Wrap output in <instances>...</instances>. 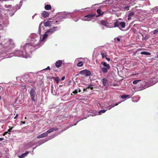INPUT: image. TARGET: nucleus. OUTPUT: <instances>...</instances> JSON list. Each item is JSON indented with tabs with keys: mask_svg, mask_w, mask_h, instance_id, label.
Masks as SVG:
<instances>
[{
	"mask_svg": "<svg viewBox=\"0 0 158 158\" xmlns=\"http://www.w3.org/2000/svg\"><path fill=\"white\" fill-rule=\"evenodd\" d=\"M31 40L30 44H27L24 46V48L26 49L27 48L28 50L31 51V49L32 48V46L39 47L42 45L46 40L44 38V36L42 35H37L35 34H33L31 35Z\"/></svg>",
	"mask_w": 158,
	"mask_h": 158,
	"instance_id": "f257e3e1",
	"label": "nucleus"
},
{
	"mask_svg": "<svg viewBox=\"0 0 158 158\" xmlns=\"http://www.w3.org/2000/svg\"><path fill=\"white\" fill-rule=\"evenodd\" d=\"M23 48L24 49V53L23 52H22L19 50H16L13 52V54L15 55V56L23 57L25 58H27L30 57V55L27 53V52H30V50H28L27 48L26 49L24 48V46L23 47Z\"/></svg>",
	"mask_w": 158,
	"mask_h": 158,
	"instance_id": "f03ea898",
	"label": "nucleus"
},
{
	"mask_svg": "<svg viewBox=\"0 0 158 158\" xmlns=\"http://www.w3.org/2000/svg\"><path fill=\"white\" fill-rule=\"evenodd\" d=\"M13 43L12 42L11 40L8 39H4V40L2 39L0 41V45L5 47H9L10 48L13 46Z\"/></svg>",
	"mask_w": 158,
	"mask_h": 158,
	"instance_id": "7ed1b4c3",
	"label": "nucleus"
},
{
	"mask_svg": "<svg viewBox=\"0 0 158 158\" xmlns=\"http://www.w3.org/2000/svg\"><path fill=\"white\" fill-rule=\"evenodd\" d=\"M101 70L103 73H106L108 70L110 68V66L109 64L104 62H102L101 63V65L100 66Z\"/></svg>",
	"mask_w": 158,
	"mask_h": 158,
	"instance_id": "20e7f679",
	"label": "nucleus"
},
{
	"mask_svg": "<svg viewBox=\"0 0 158 158\" xmlns=\"http://www.w3.org/2000/svg\"><path fill=\"white\" fill-rule=\"evenodd\" d=\"M72 13H69L66 12H63L61 13L58 16V18H59V20L60 21L62 20L63 19H65L66 18H72L73 16L71 15Z\"/></svg>",
	"mask_w": 158,
	"mask_h": 158,
	"instance_id": "39448f33",
	"label": "nucleus"
},
{
	"mask_svg": "<svg viewBox=\"0 0 158 158\" xmlns=\"http://www.w3.org/2000/svg\"><path fill=\"white\" fill-rule=\"evenodd\" d=\"M148 80H145L144 81H140V85L137 88L138 91H141L143 90L148 87L147 86V82H148Z\"/></svg>",
	"mask_w": 158,
	"mask_h": 158,
	"instance_id": "423d86ee",
	"label": "nucleus"
},
{
	"mask_svg": "<svg viewBox=\"0 0 158 158\" xmlns=\"http://www.w3.org/2000/svg\"><path fill=\"white\" fill-rule=\"evenodd\" d=\"M57 30L58 29L57 27H54L53 28L48 30L46 32H45V34L43 35L44 38H45L46 40V38L48 35H51L54 32Z\"/></svg>",
	"mask_w": 158,
	"mask_h": 158,
	"instance_id": "0eeeda50",
	"label": "nucleus"
},
{
	"mask_svg": "<svg viewBox=\"0 0 158 158\" xmlns=\"http://www.w3.org/2000/svg\"><path fill=\"white\" fill-rule=\"evenodd\" d=\"M37 78L38 79H43L44 78H47V79H51V77L49 76H47L45 73H43L42 71H40L36 74Z\"/></svg>",
	"mask_w": 158,
	"mask_h": 158,
	"instance_id": "6e6552de",
	"label": "nucleus"
},
{
	"mask_svg": "<svg viewBox=\"0 0 158 158\" xmlns=\"http://www.w3.org/2000/svg\"><path fill=\"white\" fill-rule=\"evenodd\" d=\"M29 94L32 101L35 102L36 101L35 100V97L36 96V94L35 89L33 88H31V90L29 92Z\"/></svg>",
	"mask_w": 158,
	"mask_h": 158,
	"instance_id": "1a4fd4ad",
	"label": "nucleus"
},
{
	"mask_svg": "<svg viewBox=\"0 0 158 158\" xmlns=\"http://www.w3.org/2000/svg\"><path fill=\"white\" fill-rule=\"evenodd\" d=\"M95 16V14L93 13L85 15L84 17L81 18V20L84 21H89L93 17Z\"/></svg>",
	"mask_w": 158,
	"mask_h": 158,
	"instance_id": "9d476101",
	"label": "nucleus"
},
{
	"mask_svg": "<svg viewBox=\"0 0 158 158\" xmlns=\"http://www.w3.org/2000/svg\"><path fill=\"white\" fill-rule=\"evenodd\" d=\"M114 27L121 26L122 28H124L125 26V23L124 22L116 21L114 24Z\"/></svg>",
	"mask_w": 158,
	"mask_h": 158,
	"instance_id": "9b49d317",
	"label": "nucleus"
},
{
	"mask_svg": "<svg viewBox=\"0 0 158 158\" xmlns=\"http://www.w3.org/2000/svg\"><path fill=\"white\" fill-rule=\"evenodd\" d=\"M80 73L85 76H89L91 75V72L88 70L85 69L80 71Z\"/></svg>",
	"mask_w": 158,
	"mask_h": 158,
	"instance_id": "f8f14e48",
	"label": "nucleus"
},
{
	"mask_svg": "<svg viewBox=\"0 0 158 158\" xmlns=\"http://www.w3.org/2000/svg\"><path fill=\"white\" fill-rule=\"evenodd\" d=\"M100 24L105 26L107 28H111L113 27L112 25H111L108 23L107 20H101L100 22Z\"/></svg>",
	"mask_w": 158,
	"mask_h": 158,
	"instance_id": "ddd939ff",
	"label": "nucleus"
},
{
	"mask_svg": "<svg viewBox=\"0 0 158 158\" xmlns=\"http://www.w3.org/2000/svg\"><path fill=\"white\" fill-rule=\"evenodd\" d=\"M7 53L0 52V61L3 59L10 57L12 56H10L7 55Z\"/></svg>",
	"mask_w": 158,
	"mask_h": 158,
	"instance_id": "4468645a",
	"label": "nucleus"
},
{
	"mask_svg": "<svg viewBox=\"0 0 158 158\" xmlns=\"http://www.w3.org/2000/svg\"><path fill=\"white\" fill-rule=\"evenodd\" d=\"M43 23H41L39 26V31L40 35L42 33H43L44 31V27L43 26H42Z\"/></svg>",
	"mask_w": 158,
	"mask_h": 158,
	"instance_id": "2eb2a0df",
	"label": "nucleus"
},
{
	"mask_svg": "<svg viewBox=\"0 0 158 158\" xmlns=\"http://www.w3.org/2000/svg\"><path fill=\"white\" fill-rule=\"evenodd\" d=\"M152 13L154 14L158 13V6H156L153 8L151 10Z\"/></svg>",
	"mask_w": 158,
	"mask_h": 158,
	"instance_id": "dca6fc26",
	"label": "nucleus"
},
{
	"mask_svg": "<svg viewBox=\"0 0 158 158\" xmlns=\"http://www.w3.org/2000/svg\"><path fill=\"white\" fill-rule=\"evenodd\" d=\"M58 129L57 127H55L54 128H51L50 129L48 130L47 131L46 133H47V134H48L52 132L53 131H57V130H58Z\"/></svg>",
	"mask_w": 158,
	"mask_h": 158,
	"instance_id": "f3484780",
	"label": "nucleus"
},
{
	"mask_svg": "<svg viewBox=\"0 0 158 158\" xmlns=\"http://www.w3.org/2000/svg\"><path fill=\"white\" fill-rule=\"evenodd\" d=\"M156 82H153L152 80H148V82H147V86H148V87L151 86L155 84Z\"/></svg>",
	"mask_w": 158,
	"mask_h": 158,
	"instance_id": "a211bd4d",
	"label": "nucleus"
},
{
	"mask_svg": "<svg viewBox=\"0 0 158 158\" xmlns=\"http://www.w3.org/2000/svg\"><path fill=\"white\" fill-rule=\"evenodd\" d=\"M48 136V134L47 133L44 132L39 135H38L37 138V139H40V138H42L43 137H45Z\"/></svg>",
	"mask_w": 158,
	"mask_h": 158,
	"instance_id": "6ab92c4d",
	"label": "nucleus"
},
{
	"mask_svg": "<svg viewBox=\"0 0 158 158\" xmlns=\"http://www.w3.org/2000/svg\"><path fill=\"white\" fill-rule=\"evenodd\" d=\"M42 15L44 18H46L48 17L49 13L46 11H44L42 14Z\"/></svg>",
	"mask_w": 158,
	"mask_h": 158,
	"instance_id": "aec40b11",
	"label": "nucleus"
},
{
	"mask_svg": "<svg viewBox=\"0 0 158 158\" xmlns=\"http://www.w3.org/2000/svg\"><path fill=\"white\" fill-rule=\"evenodd\" d=\"M62 64V61L60 60H59L56 62L55 63V65L57 67L59 68L61 65Z\"/></svg>",
	"mask_w": 158,
	"mask_h": 158,
	"instance_id": "412c9836",
	"label": "nucleus"
},
{
	"mask_svg": "<svg viewBox=\"0 0 158 158\" xmlns=\"http://www.w3.org/2000/svg\"><path fill=\"white\" fill-rule=\"evenodd\" d=\"M52 23H52V22L51 21H48L44 23V25L45 27L49 26Z\"/></svg>",
	"mask_w": 158,
	"mask_h": 158,
	"instance_id": "4be33fe9",
	"label": "nucleus"
},
{
	"mask_svg": "<svg viewBox=\"0 0 158 158\" xmlns=\"http://www.w3.org/2000/svg\"><path fill=\"white\" fill-rule=\"evenodd\" d=\"M90 89L91 90H92L93 89V87H92V85H89L88 87H87L86 88L83 89V91L84 92H88V90L89 89Z\"/></svg>",
	"mask_w": 158,
	"mask_h": 158,
	"instance_id": "5701e85b",
	"label": "nucleus"
},
{
	"mask_svg": "<svg viewBox=\"0 0 158 158\" xmlns=\"http://www.w3.org/2000/svg\"><path fill=\"white\" fill-rule=\"evenodd\" d=\"M134 15V12H132L129 13L128 15V18L127 19L128 20H130L132 17Z\"/></svg>",
	"mask_w": 158,
	"mask_h": 158,
	"instance_id": "b1692460",
	"label": "nucleus"
},
{
	"mask_svg": "<svg viewBox=\"0 0 158 158\" xmlns=\"http://www.w3.org/2000/svg\"><path fill=\"white\" fill-rule=\"evenodd\" d=\"M101 10L100 9H98L97 10V12L98 13V15L96 16V17H98V16L103 15V12H102V13H101Z\"/></svg>",
	"mask_w": 158,
	"mask_h": 158,
	"instance_id": "393cba45",
	"label": "nucleus"
},
{
	"mask_svg": "<svg viewBox=\"0 0 158 158\" xmlns=\"http://www.w3.org/2000/svg\"><path fill=\"white\" fill-rule=\"evenodd\" d=\"M45 8L46 10H49L51 9V6L49 5H47L45 6Z\"/></svg>",
	"mask_w": 158,
	"mask_h": 158,
	"instance_id": "a878e982",
	"label": "nucleus"
},
{
	"mask_svg": "<svg viewBox=\"0 0 158 158\" xmlns=\"http://www.w3.org/2000/svg\"><path fill=\"white\" fill-rule=\"evenodd\" d=\"M140 54L141 55H150L151 53L149 52H140Z\"/></svg>",
	"mask_w": 158,
	"mask_h": 158,
	"instance_id": "bb28decb",
	"label": "nucleus"
},
{
	"mask_svg": "<svg viewBox=\"0 0 158 158\" xmlns=\"http://www.w3.org/2000/svg\"><path fill=\"white\" fill-rule=\"evenodd\" d=\"M131 97L129 95H123L121 96V98L123 99L125 98H130Z\"/></svg>",
	"mask_w": 158,
	"mask_h": 158,
	"instance_id": "cd10ccee",
	"label": "nucleus"
},
{
	"mask_svg": "<svg viewBox=\"0 0 158 158\" xmlns=\"http://www.w3.org/2000/svg\"><path fill=\"white\" fill-rule=\"evenodd\" d=\"M28 152H27L25 153L22 154L21 155L20 157H21V158L24 157L26 156L28 154Z\"/></svg>",
	"mask_w": 158,
	"mask_h": 158,
	"instance_id": "c85d7f7f",
	"label": "nucleus"
},
{
	"mask_svg": "<svg viewBox=\"0 0 158 158\" xmlns=\"http://www.w3.org/2000/svg\"><path fill=\"white\" fill-rule=\"evenodd\" d=\"M83 63L82 62H78L77 64V66L78 67H81L83 65Z\"/></svg>",
	"mask_w": 158,
	"mask_h": 158,
	"instance_id": "c756f323",
	"label": "nucleus"
},
{
	"mask_svg": "<svg viewBox=\"0 0 158 158\" xmlns=\"http://www.w3.org/2000/svg\"><path fill=\"white\" fill-rule=\"evenodd\" d=\"M102 82L103 86H105L106 85V84L107 82V80H103Z\"/></svg>",
	"mask_w": 158,
	"mask_h": 158,
	"instance_id": "7c9ffc66",
	"label": "nucleus"
},
{
	"mask_svg": "<svg viewBox=\"0 0 158 158\" xmlns=\"http://www.w3.org/2000/svg\"><path fill=\"white\" fill-rule=\"evenodd\" d=\"M106 110H100L99 111V114H101L102 113H105Z\"/></svg>",
	"mask_w": 158,
	"mask_h": 158,
	"instance_id": "2f4dec72",
	"label": "nucleus"
},
{
	"mask_svg": "<svg viewBox=\"0 0 158 158\" xmlns=\"http://www.w3.org/2000/svg\"><path fill=\"white\" fill-rule=\"evenodd\" d=\"M9 24V22L8 21H7L6 23L3 22V24L5 27H6Z\"/></svg>",
	"mask_w": 158,
	"mask_h": 158,
	"instance_id": "473e14b6",
	"label": "nucleus"
},
{
	"mask_svg": "<svg viewBox=\"0 0 158 158\" xmlns=\"http://www.w3.org/2000/svg\"><path fill=\"white\" fill-rule=\"evenodd\" d=\"M12 7V5H5V7L6 8H11Z\"/></svg>",
	"mask_w": 158,
	"mask_h": 158,
	"instance_id": "72a5a7b5",
	"label": "nucleus"
},
{
	"mask_svg": "<svg viewBox=\"0 0 158 158\" xmlns=\"http://www.w3.org/2000/svg\"><path fill=\"white\" fill-rule=\"evenodd\" d=\"M140 81H141V80H135V81H134L133 82V84H137V83H138Z\"/></svg>",
	"mask_w": 158,
	"mask_h": 158,
	"instance_id": "f704fd0d",
	"label": "nucleus"
},
{
	"mask_svg": "<svg viewBox=\"0 0 158 158\" xmlns=\"http://www.w3.org/2000/svg\"><path fill=\"white\" fill-rule=\"evenodd\" d=\"M119 103H120V102L116 103V104H112V105H111V106L112 107H112H114L115 106L118 105Z\"/></svg>",
	"mask_w": 158,
	"mask_h": 158,
	"instance_id": "c9c22d12",
	"label": "nucleus"
},
{
	"mask_svg": "<svg viewBox=\"0 0 158 158\" xmlns=\"http://www.w3.org/2000/svg\"><path fill=\"white\" fill-rule=\"evenodd\" d=\"M123 8L125 10H128L129 9V6H125Z\"/></svg>",
	"mask_w": 158,
	"mask_h": 158,
	"instance_id": "e433bc0d",
	"label": "nucleus"
},
{
	"mask_svg": "<svg viewBox=\"0 0 158 158\" xmlns=\"http://www.w3.org/2000/svg\"><path fill=\"white\" fill-rule=\"evenodd\" d=\"M158 32V28L154 31L153 34H155Z\"/></svg>",
	"mask_w": 158,
	"mask_h": 158,
	"instance_id": "4c0bfd02",
	"label": "nucleus"
},
{
	"mask_svg": "<svg viewBox=\"0 0 158 158\" xmlns=\"http://www.w3.org/2000/svg\"><path fill=\"white\" fill-rule=\"evenodd\" d=\"M102 56L103 58H104L105 57H106V54L104 53H101Z\"/></svg>",
	"mask_w": 158,
	"mask_h": 158,
	"instance_id": "58836bf2",
	"label": "nucleus"
},
{
	"mask_svg": "<svg viewBox=\"0 0 158 158\" xmlns=\"http://www.w3.org/2000/svg\"><path fill=\"white\" fill-rule=\"evenodd\" d=\"M80 10H75L73 12H72V14H71V15L73 14V13H76V12H77V11H80Z\"/></svg>",
	"mask_w": 158,
	"mask_h": 158,
	"instance_id": "ea45409f",
	"label": "nucleus"
},
{
	"mask_svg": "<svg viewBox=\"0 0 158 158\" xmlns=\"http://www.w3.org/2000/svg\"><path fill=\"white\" fill-rule=\"evenodd\" d=\"M77 89H75V90H74L73 92V93L74 94H77Z\"/></svg>",
	"mask_w": 158,
	"mask_h": 158,
	"instance_id": "a19ab883",
	"label": "nucleus"
},
{
	"mask_svg": "<svg viewBox=\"0 0 158 158\" xmlns=\"http://www.w3.org/2000/svg\"><path fill=\"white\" fill-rule=\"evenodd\" d=\"M50 67H49V66H48L47 68L45 69H43L42 71H44L45 70H50Z\"/></svg>",
	"mask_w": 158,
	"mask_h": 158,
	"instance_id": "79ce46f5",
	"label": "nucleus"
},
{
	"mask_svg": "<svg viewBox=\"0 0 158 158\" xmlns=\"http://www.w3.org/2000/svg\"><path fill=\"white\" fill-rule=\"evenodd\" d=\"M112 107L111 106V105H110L107 107V109L108 110H110L112 108Z\"/></svg>",
	"mask_w": 158,
	"mask_h": 158,
	"instance_id": "37998d69",
	"label": "nucleus"
},
{
	"mask_svg": "<svg viewBox=\"0 0 158 158\" xmlns=\"http://www.w3.org/2000/svg\"><path fill=\"white\" fill-rule=\"evenodd\" d=\"M13 127H11L9 129H8V132H10L11 130H12V129L13 128Z\"/></svg>",
	"mask_w": 158,
	"mask_h": 158,
	"instance_id": "c03bdc74",
	"label": "nucleus"
},
{
	"mask_svg": "<svg viewBox=\"0 0 158 158\" xmlns=\"http://www.w3.org/2000/svg\"><path fill=\"white\" fill-rule=\"evenodd\" d=\"M3 27L2 25L1 24H0V30H2Z\"/></svg>",
	"mask_w": 158,
	"mask_h": 158,
	"instance_id": "a18cd8bd",
	"label": "nucleus"
},
{
	"mask_svg": "<svg viewBox=\"0 0 158 158\" xmlns=\"http://www.w3.org/2000/svg\"><path fill=\"white\" fill-rule=\"evenodd\" d=\"M106 59L108 61H109L110 60V59L109 58H107L106 57Z\"/></svg>",
	"mask_w": 158,
	"mask_h": 158,
	"instance_id": "49530a36",
	"label": "nucleus"
},
{
	"mask_svg": "<svg viewBox=\"0 0 158 158\" xmlns=\"http://www.w3.org/2000/svg\"><path fill=\"white\" fill-rule=\"evenodd\" d=\"M18 114H17L16 115V116L14 118V119H16L18 117Z\"/></svg>",
	"mask_w": 158,
	"mask_h": 158,
	"instance_id": "de8ad7c7",
	"label": "nucleus"
},
{
	"mask_svg": "<svg viewBox=\"0 0 158 158\" xmlns=\"http://www.w3.org/2000/svg\"><path fill=\"white\" fill-rule=\"evenodd\" d=\"M21 123H22L23 124H24L25 123V121H21Z\"/></svg>",
	"mask_w": 158,
	"mask_h": 158,
	"instance_id": "09e8293b",
	"label": "nucleus"
},
{
	"mask_svg": "<svg viewBox=\"0 0 158 158\" xmlns=\"http://www.w3.org/2000/svg\"><path fill=\"white\" fill-rule=\"evenodd\" d=\"M8 133V132H5L4 134H3V135L4 136L6 135V134H7Z\"/></svg>",
	"mask_w": 158,
	"mask_h": 158,
	"instance_id": "8fccbe9b",
	"label": "nucleus"
},
{
	"mask_svg": "<svg viewBox=\"0 0 158 158\" xmlns=\"http://www.w3.org/2000/svg\"><path fill=\"white\" fill-rule=\"evenodd\" d=\"M59 80H57V79H56V80H55L56 81V83H58V82H59Z\"/></svg>",
	"mask_w": 158,
	"mask_h": 158,
	"instance_id": "3c124183",
	"label": "nucleus"
},
{
	"mask_svg": "<svg viewBox=\"0 0 158 158\" xmlns=\"http://www.w3.org/2000/svg\"><path fill=\"white\" fill-rule=\"evenodd\" d=\"M117 40L118 41H120V39L119 38H117Z\"/></svg>",
	"mask_w": 158,
	"mask_h": 158,
	"instance_id": "603ef678",
	"label": "nucleus"
},
{
	"mask_svg": "<svg viewBox=\"0 0 158 158\" xmlns=\"http://www.w3.org/2000/svg\"><path fill=\"white\" fill-rule=\"evenodd\" d=\"M52 79H60V78H59V77H57L56 78H54L53 77H52Z\"/></svg>",
	"mask_w": 158,
	"mask_h": 158,
	"instance_id": "864d4df0",
	"label": "nucleus"
},
{
	"mask_svg": "<svg viewBox=\"0 0 158 158\" xmlns=\"http://www.w3.org/2000/svg\"><path fill=\"white\" fill-rule=\"evenodd\" d=\"M65 77L64 76L61 77V79H65Z\"/></svg>",
	"mask_w": 158,
	"mask_h": 158,
	"instance_id": "5fc2aeb1",
	"label": "nucleus"
},
{
	"mask_svg": "<svg viewBox=\"0 0 158 158\" xmlns=\"http://www.w3.org/2000/svg\"><path fill=\"white\" fill-rule=\"evenodd\" d=\"M77 90H78L79 92H80L81 91V89L79 88H78Z\"/></svg>",
	"mask_w": 158,
	"mask_h": 158,
	"instance_id": "6e6d98bb",
	"label": "nucleus"
},
{
	"mask_svg": "<svg viewBox=\"0 0 158 158\" xmlns=\"http://www.w3.org/2000/svg\"><path fill=\"white\" fill-rule=\"evenodd\" d=\"M4 139L3 138H0V141H2Z\"/></svg>",
	"mask_w": 158,
	"mask_h": 158,
	"instance_id": "4d7b16f0",
	"label": "nucleus"
},
{
	"mask_svg": "<svg viewBox=\"0 0 158 158\" xmlns=\"http://www.w3.org/2000/svg\"><path fill=\"white\" fill-rule=\"evenodd\" d=\"M23 78V77H16V79H17V78Z\"/></svg>",
	"mask_w": 158,
	"mask_h": 158,
	"instance_id": "13d9d810",
	"label": "nucleus"
},
{
	"mask_svg": "<svg viewBox=\"0 0 158 158\" xmlns=\"http://www.w3.org/2000/svg\"><path fill=\"white\" fill-rule=\"evenodd\" d=\"M79 59H77L75 61H78Z\"/></svg>",
	"mask_w": 158,
	"mask_h": 158,
	"instance_id": "bf43d9fd",
	"label": "nucleus"
},
{
	"mask_svg": "<svg viewBox=\"0 0 158 158\" xmlns=\"http://www.w3.org/2000/svg\"><path fill=\"white\" fill-rule=\"evenodd\" d=\"M147 39H148L147 37H145V38H144L145 40H147Z\"/></svg>",
	"mask_w": 158,
	"mask_h": 158,
	"instance_id": "052dcab7",
	"label": "nucleus"
},
{
	"mask_svg": "<svg viewBox=\"0 0 158 158\" xmlns=\"http://www.w3.org/2000/svg\"><path fill=\"white\" fill-rule=\"evenodd\" d=\"M87 9V8H85V9ZM82 10H84V9H82Z\"/></svg>",
	"mask_w": 158,
	"mask_h": 158,
	"instance_id": "680f3d73",
	"label": "nucleus"
},
{
	"mask_svg": "<svg viewBox=\"0 0 158 158\" xmlns=\"http://www.w3.org/2000/svg\"><path fill=\"white\" fill-rule=\"evenodd\" d=\"M78 20V19H77H77H76V20H74L75 21H77V20Z\"/></svg>",
	"mask_w": 158,
	"mask_h": 158,
	"instance_id": "e2e57ef3",
	"label": "nucleus"
},
{
	"mask_svg": "<svg viewBox=\"0 0 158 158\" xmlns=\"http://www.w3.org/2000/svg\"><path fill=\"white\" fill-rule=\"evenodd\" d=\"M78 20V19H77H77H76V20H74L75 21H77V20Z\"/></svg>",
	"mask_w": 158,
	"mask_h": 158,
	"instance_id": "0e129e2a",
	"label": "nucleus"
},
{
	"mask_svg": "<svg viewBox=\"0 0 158 158\" xmlns=\"http://www.w3.org/2000/svg\"><path fill=\"white\" fill-rule=\"evenodd\" d=\"M48 140H47L45 141L44 142H43L42 143H44V142H46L47 141H48Z\"/></svg>",
	"mask_w": 158,
	"mask_h": 158,
	"instance_id": "69168bd1",
	"label": "nucleus"
},
{
	"mask_svg": "<svg viewBox=\"0 0 158 158\" xmlns=\"http://www.w3.org/2000/svg\"><path fill=\"white\" fill-rule=\"evenodd\" d=\"M102 29H104V27H102Z\"/></svg>",
	"mask_w": 158,
	"mask_h": 158,
	"instance_id": "338daca9",
	"label": "nucleus"
},
{
	"mask_svg": "<svg viewBox=\"0 0 158 158\" xmlns=\"http://www.w3.org/2000/svg\"><path fill=\"white\" fill-rule=\"evenodd\" d=\"M69 82H71V80H70V81Z\"/></svg>",
	"mask_w": 158,
	"mask_h": 158,
	"instance_id": "774afa93",
	"label": "nucleus"
}]
</instances>
